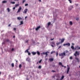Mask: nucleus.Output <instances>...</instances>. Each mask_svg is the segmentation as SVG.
<instances>
[{
	"label": "nucleus",
	"instance_id": "f257e3e1",
	"mask_svg": "<svg viewBox=\"0 0 80 80\" xmlns=\"http://www.w3.org/2000/svg\"><path fill=\"white\" fill-rule=\"evenodd\" d=\"M74 55L76 57L75 58L76 60H77L78 62H79V59L77 57V56H78L80 55V52L78 51H76L75 53H74Z\"/></svg>",
	"mask_w": 80,
	"mask_h": 80
},
{
	"label": "nucleus",
	"instance_id": "f03ea898",
	"mask_svg": "<svg viewBox=\"0 0 80 80\" xmlns=\"http://www.w3.org/2000/svg\"><path fill=\"white\" fill-rule=\"evenodd\" d=\"M68 53V51H64L63 52L59 54V56H62L61 58L62 59V58H63L64 57L63 56H66V53Z\"/></svg>",
	"mask_w": 80,
	"mask_h": 80
},
{
	"label": "nucleus",
	"instance_id": "7ed1b4c3",
	"mask_svg": "<svg viewBox=\"0 0 80 80\" xmlns=\"http://www.w3.org/2000/svg\"><path fill=\"white\" fill-rule=\"evenodd\" d=\"M80 47L78 46H77L75 47L74 50H80Z\"/></svg>",
	"mask_w": 80,
	"mask_h": 80
},
{
	"label": "nucleus",
	"instance_id": "20e7f679",
	"mask_svg": "<svg viewBox=\"0 0 80 80\" xmlns=\"http://www.w3.org/2000/svg\"><path fill=\"white\" fill-rule=\"evenodd\" d=\"M48 53H49L48 52H42V53H41L42 55H46L47 56L48 55Z\"/></svg>",
	"mask_w": 80,
	"mask_h": 80
},
{
	"label": "nucleus",
	"instance_id": "39448f33",
	"mask_svg": "<svg viewBox=\"0 0 80 80\" xmlns=\"http://www.w3.org/2000/svg\"><path fill=\"white\" fill-rule=\"evenodd\" d=\"M22 10V7H19V8L18 10V11L17 12V13H18V12H20Z\"/></svg>",
	"mask_w": 80,
	"mask_h": 80
},
{
	"label": "nucleus",
	"instance_id": "423d86ee",
	"mask_svg": "<svg viewBox=\"0 0 80 80\" xmlns=\"http://www.w3.org/2000/svg\"><path fill=\"white\" fill-rule=\"evenodd\" d=\"M63 46H65V45H67V46H68V47H70V44L69 43H67L66 44H65L63 45Z\"/></svg>",
	"mask_w": 80,
	"mask_h": 80
},
{
	"label": "nucleus",
	"instance_id": "0eeeda50",
	"mask_svg": "<svg viewBox=\"0 0 80 80\" xmlns=\"http://www.w3.org/2000/svg\"><path fill=\"white\" fill-rule=\"evenodd\" d=\"M41 28V27H40V26H39L38 27H37L35 29L36 30V31H38V30L40 28Z\"/></svg>",
	"mask_w": 80,
	"mask_h": 80
},
{
	"label": "nucleus",
	"instance_id": "6e6552de",
	"mask_svg": "<svg viewBox=\"0 0 80 80\" xmlns=\"http://www.w3.org/2000/svg\"><path fill=\"white\" fill-rule=\"evenodd\" d=\"M27 12H28V9H26L24 10V12H23V13H24L25 14H27Z\"/></svg>",
	"mask_w": 80,
	"mask_h": 80
},
{
	"label": "nucleus",
	"instance_id": "1a4fd4ad",
	"mask_svg": "<svg viewBox=\"0 0 80 80\" xmlns=\"http://www.w3.org/2000/svg\"><path fill=\"white\" fill-rule=\"evenodd\" d=\"M52 43V45H51V46L52 47H53V45H55V42H51Z\"/></svg>",
	"mask_w": 80,
	"mask_h": 80
},
{
	"label": "nucleus",
	"instance_id": "9d476101",
	"mask_svg": "<svg viewBox=\"0 0 80 80\" xmlns=\"http://www.w3.org/2000/svg\"><path fill=\"white\" fill-rule=\"evenodd\" d=\"M26 61H28V62H30V59L29 58H28L26 59Z\"/></svg>",
	"mask_w": 80,
	"mask_h": 80
},
{
	"label": "nucleus",
	"instance_id": "9b49d317",
	"mask_svg": "<svg viewBox=\"0 0 80 80\" xmlns=\"http://www.w3.org/2000/svg\"><path fill=\"white\" fill-rule=\"evenodd\" d=\"M32 55H36L37 52H32Z\"/></svg>",
	"mask_w": 80,
	"mask_h": 80
},
{
	"label": "nucleus",
	"instance_id": "f8f14e48",
	"mask_svg": "<svg viewBox=\"0 0 80 80\" xmlns=\"http://www.w3.org/2000/svg\"><path fill=\"white\" fill-rule=\"evenodd\" d=\"M49 60H50V62H53V58H50L49 59Z\"/></svg>",
	"mask_w": 80,
	"mask_h": 80
},
{
	"label": "nucleus",
	"instance_id": "ddd939ff",
	"mask_svg": "<svg viewBox=\"0 0 80 80\" xmlns=\"http://www.w3.org/2000/svg\"><path fill=\"white\" fill-rule=\"evenodd\" d=\"M59 65H61L62 67H64V66L62 65V62H59Z\"/></svg>",
	"mask_w": 80,
	"mask_h": 80
},
{
	"label": "nucleus",
	"instance_id": "4468645a",
	"mask_svg": "<svg viewBox=\"0 0 80 80\" xmlns=\"http://www.w3.org/2000/svg\"><path fill=\"white\" fill-rule=\"evenodd\" d=\"M5 42H10V40L8 39H5Z\"/></svg>",
	"mask_w": 80,
	"mask_h": 80
},
{
	"label": "nucleus",
	"instance_id": "2eb2a0df",
	"mask_svg": "<svg viewBox=\"0 0 80 80\" xmlns=\"http://www.w3.org/2000/svg\"><path fill=\"white\" fill-rule=\"evenodd\" d=\"M22 19L20 17H18L17 18V19L18 20H22Z\"/></svg>",
	"mask_w": 80,
	"mask_h": 80
},
{
	"label": "nucleus",
	"instance_id": "dca6fc26",
	"mask_svg": "<svg viewBox=\"0 0 80 80\" xmlns=\"http://www.w3.org/2000/svg\"><path fill=\"white\" fill-rule=\"evenodd\" d=\"M23 21H22L20 22V25H23Z\"/></svg>",
	"mask_w": 80,
	"mask_h": 80
},
{
	"label": "nucleus",
	"instance_id": "f3484780",
	"mask_svg": "<svg viewBox=\"0 0 80 80\" xmlns=\"http://www.w3.org/2000/svg\"><path fill=\"white\" fill-rule=\"evenodd\" d=\"M61 43H63L64 42L65 39L63 38H62V39H61Z\"/></svg>",
	"mask_w": 80,
	"mask_h": 80
},
{
	"label": "nucleus",
	"instance_id": "a211bd4d",
	"mask_svg": "<svg viewBox=\"0 0 80 80\" xmlns=\"http://www.w3.org/2000/svg\"><path fill=\"white\" fill-rule=\"evenodd\" d=\"M51 24V22H48V27H49Z\"/></svg>",
	"mask_w": 80,
	"mask_h": 80
},
{
	"label": "nucleus",
	"instance_id": "6ab92c4d",
	"mask_svg": "<svg viewBox=\"0 0 80 80\" xmlns=\"http://www.w3.org/2000/svg\"><path fill=\"white\" fill-rule=\"evenodd\" d=\"M7 10H8V12H10V8H7Z\"/></svg>",
	"mask_w": 80,
	"mask_h": 80
},
{
	"label": "nucleus",
	"instance_id": "aec40b11",
	"mask_svg": "<svg viewBox=\"0 0 80 80\" xmlns=\"http://www.w3.org/2000/svg\"><path fill=\"white\" fill-rule=\"evenodd\" d=\"M71 48L72 49V50H75V48H74V47H73V46L71 47Z\"/></svg>",
	"mask_w": 80,
	"mask_h": 80
},
{
	"label": "nucleus",
	"instance_id": "412c9836",
	"mask_svg": "<svg viewBox=\"0 0 80 80\" xmlns=\"http://www.w3.org/2000/svg\"><path fill=\"white\" fill-rule=\"evenodd\" d=\"M63 78H64V76H62V77H61V78L60 79V80H63Z\"/></svg>",
	"mask_w": 80,
	"mask_h": 80
},
{
	"label": "nucleus",
	"instance_id": "4be33fe9",
	"mask_svg": "<svg viewBox=\"0 0 80 80\" xmlns=\"http://www.w3.org/2000/svg\"><path fill=\"white\" fill-rule=\"evenodd\" d=\"M22 64H19V68H22Z\"/></svg>",
	"mask_w": 80,
	"mask_h": 80
},
{
	"label": "nucleus",
	"instance_id": "5701e85b",
	"mask_svg": "<svg viewBox=\"0 0 80 80\" xmlns=\"http://www.w3.org/2000/svg\"><path fill=\"white\" fill-rule=\"evenodd\" d=\"M11 65H12V67H14V63H12L11 64Z\"/></svg>",
	"mask_w": 80,
	"mask_h": 80
},
{
	"label": "nucleus",
	"instance_id": "b1692460",
	"mask_svg": "<svg viewBox=\"0 0 80 80\" xmlns=\"http://www.w3.org/2000/svg\"><path fill=\"white\" fill-rule=\"evenodd\" d=\"M72 24H73V23H72V22L70 21V24L71 25H72Z\"/></svg>",
	"mask_w": 80,
	"mask_h": 80
},
{
	"label": "nucleus",
	"instance_id": "393cba45",
	"mask_svg": "<svg viewBox=\"0 0 80 80\" xmlns=\"http://www.w3.org/2000/svg\"><path fill=\"white\" fill-rule=\"evenodd\" d=\"M19 6V4H17L15 5V7L17 8V7H18Z\"/></svg>",
	"mask_w": 80,
	"mask_h": 80
},
{
	"label": "nucleus",
	"instance_id": "a878e982",
	"mask_svg": "<svg viewBox=\"0 0 80 80\" xmlns=\"http://www.w3.org/2000/svg\"><path fill=\"white\" fill-rule=\"evenodd\" d=\"M2 2L3 3H7V1H3Z\"/></svg>",
	"mask_w": 80,
	"mask_h": 80
},
{
	"label": "nucleus",
	"instance_id": "bb28decb",
	"mask_svg": "<svg viewBox=\"0 0 80 80\" xmlns=\"http://www.w3.org/2000/svg\"><path fill=\"white\" fill-rule=\"evenodd\" d=\"M70 68L69 67L68 68V70H67V71H68L69 72V71H70Z\"/></svg>",
	"mask_w": 80,
	"mask_h": 80
},
{
	"label": "nucleus",
	"instance_id": "cd10ccee",
	"mask_svg": "<svg viewBox=\"0 0 80 80\" xmlns=\"http://www.w3.org/2000/svg\"><path fill=\"white\" fill-rule=\"evenodd\" d=\"M38 55H40V52H37Z\"/></svg>",
	"mask_w": 80,
	"mask_h": 80
},
{
	"label": "nucleus",
	"instance_id": "c85d7f7f",
	"mask_svg": "<svg viewBox=\"0 0 80 80\" xmlns=\"http://www.w3.org/2000/svg\"><path fill=\"white\" fill-rule=\"evenodd\" d=\"M60 42L57 43H56V44H57V45H60Z\"/></svg>",
	"mask_w": 80,
	"mask_h": 80
},
{
	"label": "nucleus",
	"instance_id": "c756f323",
	"mask_svg": "<svg viewBox=\"0 0 80 80\" xmlns=\"http://www.w3.org/2000/svg\"><path fill=\"white\" fill-rule=\"evenodd\" d=\"M70 60H72V59H73V57H72V56H71L70 57Z\"/></svg>",
	"mask_w": 80,
	"mask_h": 80
},
{
	"label": "nucleus",
	"instance_id": "7c9ffc66",
	"mask_svg": "<svg viewBox=\"0 0 80 80\" xmlns=\"http://www.w3.org/2000/svg\"><path fill=\"white\" fill-rule=\"evenodd\" d=\"M26 52H27V53L28 52V49H27L25 51V53H26Z\"/></svg>",
	"mask_w": 80,
	"mask_h": 80
},
{
	"label": "nucleus",
	"instance_id": "2f4dec72",
	"mask_svg": "<svg viewBox=\"0 0 80 80\" xmlns=\"http://www.w3.org/2000/svg\"><path fill=\"white\" fill-rule=\"evenodd\" d=\"M42 59H41L39 61V63H40L42 62Z\"/></svg>",
	"mask_w": 80,
	"mask_h": 80
},
{
	"label": "nucleus",
	"instance_id": "473e14b6",
	"mask_svg": "<svg viewBox=\"0 0 80 80\" xmlns=\"http://www.w3.org/2000/svg\"><path fill=\"white\" fill-rule=\"evenodd\" d=\"M58 51H57V52H56V57H58Z\"/></svg>",
	"mask_w": 80,
	"mask_h": 80
},
{
	"label": "nucleus",
	"instance_id": "72a5a7b5",
	"mask_svg": "<svg viewBox=\"0 0 80 80\" xmlns=\"http://www.w3.org/2000/svg\"><path fill=\"white\" fill-rule=\"evenodd\" d=\"M76 20H79V18H76Z\"/></svg>",
	"mask_w": 80,
	"mask_h": 80
},
{
	"label": "nucleus",
	"instance_id": "f704fd0d",
	"mask_svg": "<svg viewBox=\"0 0 80 80\" xmlns=\"http://www.w3.org/2000/svg\"><path fill=\"white\" fill-rule=\"evenodd\" d=\"M55 51H52L51 52V54H52V53H55Z\"/></svg>",
	"mask_w": 80,
	"mask_h": 80
},
{
	"label": "nucleus",
	"instance_id": "c9c22d12",
	"mask_svg": "<svg viewBox=\"0 0 80 80\" xmlns=\"http://www.w3.org/2000/svg\"><path fill=\"white\" fill-rule=\"evenodd\" d=\"M68 1L70 3H72V0H68Z\"/></svg>",
	"mask_w": 80,
	"mask_h": 80
},
{
	"label": "nucleus",
	"instance_id": "e433bc0d",
	"mask_svg": "<svg viewBox=\"0 0 80 80\" xmlns=\"http://www.w3.org/2000/svg\"><path fill=\"white\" fill-rule=\"evenodd\" d=\"M38 68H42V66H39Z\"/></svg>",
	"mask_w": 80,
	"mask_h": 80
},
{
	"label": "nucleus",
	"instance_id": "4c0bfd02",
	"mask_svg": "<svg viewBox=\"0 0 80 80\" xmlns=\"http://www.w3.org/2000/svg\"><path fill=\"white\" fill-rule=\"evenodd\" d=\"M28 55H31V53H30V52H28Z\"/></svg>",
	"mask_w": 80,
	"mask_h": 80
},
{
	"label": "nucleus",
	"instance_id": "58836bf2",
	"mask_svg": "<svg viewBox=\"0 0 80 80\" xmlns=\"http://www.w3.org/2000/svg\"><path fill=\"white\" fill-rule=\"evenodd\" d=\"M52 72H56V71H54V70H52Z\"/></svg>",
	"mask_w": 80,
	"mask_h": 80
},
{
	"label": "nucleus",
	"instance_id": "ea45409f",
	"mask_svg": "<svg viewBox=\"0 0 80 80\" xmlns=\"http://www.w3.org/2000/svg\"><path fill=\"white\" fill-rule=\"evenodd\" d=\"M28 4H25V6L26 7L27 6H28Z\"/></svg>",
	"mask_w": 80,
	"mask_h": 80
},
{
	"label": "nucleus",
	"instance_id": "a19ab883",
	"mask_svg": "<svg viewBox=\"0 0 80 80\" xmlns=\"http://www.w3.org/2000/svg\"><path fill=\"white\" fill-rule=\"evenodd\" d=\"M11 51H14V49L13 48H12V49Z\"/></svg>",
	"mask_w": 80,
	"mask_h": 80
},
{
	"label": "nucleus",
	"instance_id": "79ce46f5",
	"mask_svg": "<svg viewBox=\"0 0 80 80\" xmlns=\"http://www.w3.org/2000/svg\"><path fill=\"white\" fill-rule=\"evenodd\" d=\"M26 42L27 43H28V40H27V41H26Z\"/></svg>",
	"mask_w": 80,
	"mask_h": 80
},
{
	"label": "nucleus",
	"instance_id": "37998d69",
	"mask_svg": "<svg viewBox=\"0 0 80 80\" xmlns=\"http://www.w3.org/2000/svg\"><path fill=\"white\" fill-rule=\"evenodd\" d=\"M12 4H15V2H12Z\"/></svg>",
	"mask_w": 80,
	"mask_h": 80
},
{
	"label": "nucleus",
	"instance_id": "c03bdc74",
	"mask_svg": "<svg viewBox=\"0 0 80 80\" xmlns=\"http://www.w3.org/2000/svg\"><path fill=\"white\" fill-rule=\"evenodd\" d=\"M15 7H14L13 8V10H15Z\"/></svg>",
	"mask_w": 80,
	"mask_h": 80
},
{
	"label": "nucleus",
	"instance_id": "a18cd8bd",
	"mask_svg": "<svg viewBox=\"0 0 80 80\" xmlns=\"http://www.w3.org/2000/svg\"><path fill=\"white\" fill-rule=\"evenodd\" d=\"M54 40V38H53L52 39H51V40Z\"/></svg>",
	"mask_w": 80,
	"mask_h": 80
},
{
	"label": "nucleus",
	"instance_id": "49530a36",
	"mask_svg": "<svg viewBox=\"0 0 80 80\" xmlns=\"http://www.w3.org/2000/svg\"><path fill=\"white\" fill-rule=\"evenodd\" d=\"M10 25H11V24H9L8 25V27H10Z\"/></svg>",
	"mask_w": 80,
	"mask_h": 80
},
{
	"label": "nucleus",
	"instance_id": "de8ad7c7",
	"mask_svg": "<svg viewBox=\"0 0 80 80\" xmlns=\"http://www.w3.org/2000/svg\"><path fill=\"white\" fill-rule=\"evenodd\" d=\"M2 45H4V44H5V42H2Z\"/></svg>",
	"mask_w": 80,
	"mask_h": 80
},
{
	"label": "nucleus",
	"instance_id": "09e8293b",
	"mask_svg": "<svg viewBox=\"0 0 80 80\" xmlns=\"http://www.w3.org/2000/svg\"><path fill=\"white\" fill-rule=\"evenodd\" d=\"M61 46H59L58 48H61Z\"/></svg>",
	"mask_w": 80,
	"mask_h": 80
},
{
	"label": "nucleus",
	"instance_id": "8fccbe9b",
	"mask_svg": "<svg viewBox=\"0 0 80 80\" xmlns=\"http://www.w3.org/2000/svg\"><path fill=\"white\" fill-rule=\"evenodd\" d=\"M25 2V0H24L23 1V3Z\"/></svg>",
	"mask_w": 80,
	"mask_h": 80
},
{
	"label": "nucleus",
	"instance_id": "3c124183",
	"mask_svg": "<svg viewBox=\"0 0 80 80\" xmlns=\"http://www.w3.org/2000/svg\"><path fill=\"white\" fill-rule=\"evenodd\" d=\"M69 10H72V9H71V8H69Z\"/></svg>",
	"mask_w": 80,
	"mask_h": 80
},
{
	"label": "nucleus",
	"instance_id": "603ef678",
	"mask_svg": "<svg viewBox=\"0 0 80 80\" xmlns=\"http://www.w3.org/2000/svg\"><path fill=\"white\" fill-rule=\"evenodd\" d=\"M39 1L40 2H42V1H41V0H39Z\"/></svg>",
	"mask_w": 80,
	"mask_h": 80
},
{
	"label": "nucleus",
	"instance_id": "864d4df0",
	"mask_svg": "<svg viewBox=\"0 0 80 80\" xmlns=\"http://www.w3.org/2000/svg\"><path fill=\"white\" fill-rule=\"evenodd\" d=\"M69 72V71H67V73H68V72Z\"/></svg>",
	"mask_w": 80,
	"mask_h": 80
},
{
	"label": "nucleus",
	"instance_id": "5fc2aeb1",
	"mask_svg": "<svg viewBox=\"0 0 80 80\" xmlns=\"http://www.w3.org/2000/svg\"><path fill=\"white\" fill-rule=\"evenodd\" d=\"M27 18V16H26V17H25V19H26V18Z\"/></svg>",
	"mask_w": 80,
	"mask_h": 80
},
{
	"label": "nucleus",
	"instance_id": "6e6d98bb",
	"mask_svg": "<svg viewBox=\"0 0 80 80\" xmlns=\"http://www.w3.org/2000/svg\"><path fill=\"white\" fill-rule=\"evenodd\" d=\"M15 60L16 61V62H18V61H17V59H16Z\"/></svg>",
	"mask_w": 80,
	"mask_h": 80
},
{
	"label": "nucleus",
	"instance_id": "4d7b16f0",
	"mask_svg": "<svg viewBox=\"0 0 80 80\" xmlns=\"http://www.w3.org/2000/svg\"><path fill=\"white\" fill-rule=\"evenodd\" d=\"M13 38H15V36H13Z\"/></svg>",
	"mask_w": 80,
	"mask_h": 80
},
{
	"label": "nucleus",
	"instance_id": "13d9d810",
	"mask_svg": "<svg viewBox=\"0 0 80 80\" xmlns=\"http://www.w3.org/2000/svg\"><path fill=\"white\" fill-rule=\"evenodd\" d=\"M26 79L27 80H29V79L28 78H27Z\"/></svg>",
	"mask_w": 80,
	"mask_h": 80
},
{
	"label": "nucleus",
	"instance_id": "bf43d9fd",
	"mask_svg": "<svg viewBox=\"0 0 80 80\" xmlns=\"http://www.w3.org/2000/svg\"><path fill=\"white\" fill-rule=\"evenodd\" d=\"M14 30H16V28H14Z\"/></svg>",
	"mask_w": 80,
	"mask_h": 80
},
{
	"label": "nucleus",
	"instance_id": "052dcab7",
	"mask_svg": "<svg viewBox=\"0 0 80 80\" xmlns=\"http://www.w3.org/2000/svg\"><path fill=\"white\" fill-rule=\"evenodd\" d=\"M63 67H64V68H66V66H64Z\"/></svg>",
	"mask_w": 80,
	"mask_h": 80
},
{
	"label": "nucleus",
	"instance_id": "680f3d73",
	"mask_svg": "<svg viewBox=\"0 0 80 80\" xmlns=\"http://www.w3.org/2000/svg\"><path fill=\"white\" fill-rule=\"evenodd\" d=\"M0 75H1V72H0Z\"/></svg>",
	"mask_w": 80,
	"mask_h": 80
},
{
	"label": "nucleus",
	"instance_id": "e2e57ef3",
	"mask_svg": "<svg viewBox=\"0 0 80 80\" xmlns=\"http://www.w3.org/2000/svg\"><path fill=\"white\" fill-rule=\"evenodd\" d=\"M72 45H74V44L73 43H72Z\"/></svg>",
	"mask_w": 80,
	"mask_h": 80
},
{
	"label": "nucleus",
	"instance_id": "0e129e2a",
	"mask_svg": "<svg viewBox=\"0 0 80 80\" xmlns=\"http://www.w3.org/2000/svg\"><path fill=\"white\" fill-rule=\"evenodd\" d=\"M76 5H77V6H78V4H76Z\"/></svg>",
	"mask_w": 80,
	"mask_h": 80
},
{
	"label": "nucleus",
	"instance_id": "69168bd1",
	"mask_svg": "<svg viewBox=\"0 0 80 80\" xmlns=\"http://www.w3.org/2000/svg\"><path fill=\"white\" fill-rule=\"evenodd\" d=\"M38 62H37V64H38Z\"/></svg>",
	"mask_w": 80,
	"mask_h": 80
},
{
	"label": "nucleus",
	"instance_id": "338daca9",
	"mask_svg": "<svg viewBox=\"0 0 80 80\" xmlns=\"http://www.w3.org/2000/svg\"><path fill=\"white\" fill-rule=\"evenodd\" d=\"M79 68H80V65L79 66Z\"/></svg>",
	"mask_w": 80,
	"mask_h": 80
},
{
	"label": "nucleus",
	"instance_id": "774afa93",
	"mask_svg": "<svg viewBox=\"0 0 80 80\" xmlns=\"http://www.w3.org/2000/svg\"><path fill=\"white\" fill-rule=\"evenodd\" d=\"M67 67H68V65H67Z\"/></svg>",
	"mask_w": 80,
	"mask_h": 80
}]
</instances>
